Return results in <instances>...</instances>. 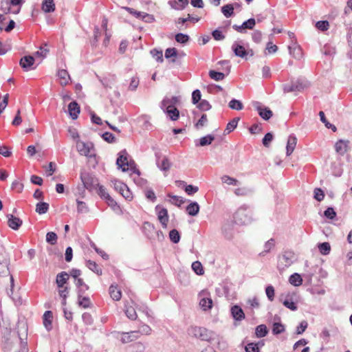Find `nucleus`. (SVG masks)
Returning <instances> with one entry per match:
<instances>
[{"label": "nucleus", "instance_id": "1", "mask_svg": "<svg viewBox=\"0 0 352 352\" xmlns=\"http://www.w3.org/2000/svg\"><path fill=\"white\" fill-rule=\"evenodd\" d=\"M189 333L197 338L207 342H210L214 339V333L204 327H192L189 329Z\"/></svg>", "mask_w": 352, "mask_h": 352}, {"label": "nucleus", "instance_id": "2", "mask_svg": "<svg viewBox=\"0 0 352 352\" xmlns=\"http://www.w3.org/2000/svg\"><path fill=\"white\" fill-rule=\"evenodd\" d=\"M80 179L84 187L89 191L96 189L98 186V179L89 173H81Z\"/></svg>", "mask_w": 352, "mask_h": 352}, {"label": "nucleus", "instance_id": "3", "mask_svg": "<svg viewBox=\"0 0 352 352\" xmlns=\"http://www.w3.org/2000/svg\"><path fill=\"white\" fill-rule=\"evenodd\" d=\"M232 50H233L235 56L242 58H247L248 56H253L254 55L252 50L245 49L243 45L236 42L232 44Z\"/></svg>", "mask_w": 352, "mask_h": 352}, {"label": "nucleus", "instance_id": "4", "mask_svg": "<svg viewBox=\"0 0 352 352\" xmlns=\"http://www.w3.org/2000/svg\"><path fill=\"white\" fill-rule=\"evenodd\" d=\"M76 148L78 153L81 155L87 157H91L94 155L92 151L94 150V144L91 142H84L82 141H78L76 142Z\"/></svg>", "mask_w": 352, "mask_h": 352}, {"label": "nucleus", "instance_id": "5", "mask_svg": "<svg viewBox=\"0 0 352 352\" xmlns=\"http://www.w3.org/2000/svg\"><path fill=\"white\" fill-rule=\"evenodd\" d=\"M8 264L9 258L8 256V254L3 250H2V252H0V276H10Z\"/></svg>", "mask_w": 352, "mask_h": 352}, {"label": "nucleus", "instance_id": "6", "mask_svg": "<svg viewBox=\"0 0 352 352\" xmlns=\"http://www.w3.org/2000/svg\"><path fill=\"white\" fill-rule=\"evenodd\" d=\"M307 87L305 82L297 80L295 82H292L291 85H285L284 87L285 92H298L302 91L305 88Z\"/></svg>", "mask_w": 352, "mask_h": 352}, {"label": "nucleus", "instance_id": "7", "mask_svg": "<svg viewBox=\"0 0 352 352\" xmlns=\"http://www.w3.org/2000/svg\"><path fill=\"white\" fill-rule=\"evenodd\" d=\"M126 151L125 150L122 151L119 153V157L117 159V165L122 168V171L125 172L129 170V164L126 157Z\"/></svg>", "mask_w": 352, "mask_h": 352}, {"label": "nucleus", "instance_id": "8", "mask_svg": "<svg viewBox=\"0 0 352 352\" xmlns=\"http://www.w3.org/2000/svg\"><path fill=\"white\" fill-rule=\"evenodd\" d=\"M8 225L12 230H17L23 223L21 219L13 214H8Z\"/></svg>", "mask_w": 352, "mask_h": 352}, {"label": "nucleus", "instance_id": "9", "mask_svg": "<svg viewBox=\"0 0 352 352\" xmlns=\"http://www.w3.org/2000/svg\"><path fill=\"white\" fill-rule=\"evenodd\" d=\"M139 337L140 331H132L130 332L123 333L121 339L122 342L127 343L138 339Z\"/></svg>", "mask_w": 352, "mask_h": 352}, {"label": "nucleus", "instance_id": "10", "mask_svg": "<svg viewBox=\"0 0 352 352\" xmlns=\"http://www.w3.org/2000/svg\"><path fill=\"white\" fill-rule=\"evenodd\" d=\"M157 219L163 228H166L168 222V210L166 208H161L157 212Z\"/></svg>", "mask_w": 352, "mask_h": 352}, {"label": "nucleus", "instance_id": "11", "mask_svg": "<svg viewBox=\"0 0 352 352\" xmlns=\"http://www.w3.org/2000/svg\"><path fill=\"white\" fill-rule=\"evenodd\" d=\"M68 111L72 119H76L80 111L78 104L76 101L70 102L68 105Z\"/></svg>", "mask_w": 352, "mask_h": 352}, {"label": "nucleus", "instance_id": "12", "mask_svg": "<svg viewBox=\"0 0 352 352\" xmlns=\"http://www.w3.org/2000/svg\"><path fill=\"white\" fill-rule=\"evenodd\" d=\"M57 76L59 78V83L61 86H66L71 80L70 76L65 69H60L58 72Z\"/></svg>", "mask_w": 352, "mask_h": 352}, {"label": "nucleus", "instance_id": "13", "mask_svg": "<svg viewBox=\"0 0 352 352\" xmlns=\"http://www.w3.org/2000/svg\"><path fill=\"white\" fill-rule=\"evenodd\" d=\"M53 315L51 311H46L43 316V323L47 331H50L52 328Z\"/></svg>", "mask_w": 352, "mask_h": 352}, {"label": "nucleus", "instance_id": "14", "mask_svg": "<svg viewBox=\"0 0 352 352\" xmlns=\"http://www.w3.org/2000/svg\"><path fill=\"white\" fill-rule=\"evenodd\" d=\"M34 58L32 56H25L20 60V65L26 71L29 70L34 65Z\"/></svg>", "mask_w": 352, "mask_h": 352}, {"label": "nucleus", "instance_id": "15", "mask_svg": "<svg viewBox=\"0 0 352 352\" xmlns=\"http://www.w3.org/2000/svg\"><path fill=\"white\" fill-rule=\"evenodd\" d=\"M69 274L66 272H61L58 274L56 278V283L58 287H63L67 283L69 279Z\"/></svg>", "mask_w": 352, "mask_h": 352}, {"label": "nucleus", "instance_id": "16", "mask_svg": "<svg viewBox=\"0 0 352 352\" xmlns=\"http://www.w3.org/2000/svg\"><path fill=\"white\" fill-rule=\"evenodd\" d=\"M109 290L110 296L113 300L118 301L121 299L122 292L118 288L117 285H111Z\"/></svg>", "mask_w": 352, "mask_h": 352}, {"label": "nucleus", "instance_id": "17", "mask_svg": "<svg viewBox=\"0 0 352 352\" xmlns=\"http://www.w3.org/2000/svg\"><path fill=\"white\" fill-rule=\"evenodd\" d=\"M233 318L236 320H241L245 318V314L243 309L238 305H234L231 309Z\"/></svg>", "mask_w": 352, "mask_h": 352}, {"label": "nucleus", "instance_id": "18", "mask_svg": "<svg viewBox=\"0 0 352 352\" xmlns=\"http://www.w3.org/2000/svg\"><path fill=\"white\" fill-rule=\"evenodd\" d=\"M255 25V20L254 19H250L248 21L243 23L240 26L236 25H233V28L238 32H241L243 29L252 30Z\"/></svg>", "mask_w": 352, "mask_h": 352}, {"label": "nucleus", "instance_id": "19", "mask_svg": "<svg viewBox=\"0 0 352 352\" xmlns=\"http://www.w3.org/2000/svg\"><path fill=\"white\" fill-rule=\"evenodd\" d=\"M164 111L169 117V118L173 121H176L179 118V111L175 106L168 107Z\"/></svg>", "mask_w": 352, "mask_h": 352}, {"label": "nucleus", "instance_id": "20", "mask_svg": "<svg viewBox=\"0 0 352 352\" xmlns=\"http://www.w3.org/2000/svg\"><path fill=\"white\" fill-rule=\"evenodd\" d=\"M256 110L259 116L264 120H269L273 115L272 111L267 107H258Z\"/></svg>", "mask_w": 352, "mask_h": 352}, {"label": "nucleus", "instance_id": "21", "mask_svg": "<svg viewBox=\"0 0 352 352\" xmlns=\"http://www.w3.org/2000/svg\"><path fill=\"white\" fill-rule=\"evenodd\" d=\"M348 141L339 140L336 143L335 148L337 153L344 154L348 150Z\"/></svg>", "mask_w": 352, "mask_h": 352}, {"label": "nucleus", "instance_id": "22", "mask_svg": "<svg viewBox=\"0 0 352 352\" xmlns=\"http://www.w3.org/2000/svg\"><path fill=\"white\" fill-rule=\"evenodd\" d=\"M297 143V138L295 136H289L286 146L287 155H290L294 151Z\"/></svg>", "mask_w": 352, "mask_h": 352}, {"label": "nucleus", "instance_id": "23", "mask_svg": "<svg viewBox=\"0 0 352 352\" xmlns=\"http://www.w3.org/2000/svg\"><path fill=\"white\" fill-rule=\"evenodd\" d=\"M186 212L190 216H196L199 212V206L197 202H192L186 207Z\"/></svg>", "mask_w": 352, "mask_h": 352}, {"label": "nucleus", "instance_id": "24", "mask_svg": "<svg viewBox=\"0 0 352 352\" xmlns=\"http://www.w3.org/2000/svg\"><path fill=\"white\" fill-rule=\"evenodd\" d=\"M87 267L96 273V274L100 276L102 274V270L101 267L95 262L91 260L87 261Z\"/></svg>", "mask_w": 352, "mask_h": 352}, {"label": "nucleus", "instance_id": "25", "mask_svg": "<svg viewBox=\"0 0 352 352\" xmlns=\"http://www.w3.org/2000/svg\"><path fill=\"white\" fill-rule=\"evenodd\" d=\"M42 10L45 12H52L55 10V4L53 0H44L42 3Z\"/></svg>", "mask_w": 352, "mask_h": 352}, {"label": "nucleus", "instance_id": "26", "mask_svg": "<svg viewBox=\"0 0 352 352\" xmlns=\"http://www.w3.org/2000/svg\"><path fill=\"white\" fill-rule=\"evenodd\" d=\"M239 120V118H234L231 121H230L227 124L226 128L225 129V131H224L225 134H229L230 133L236 129V127L238 124Z\"/></svg>", "mask_w": 352, "mask_h": 352}, {"label": "nucleus", "instance_id": "27", "mask_svg": "<svg viewBox=\"0 0 352 352\" xmlns=\"http://www.w3.org/2000/svg\"><path fill=\"white\" fill-rule=\"evenodd\" d=\"M289 281L294 286H300L302 283V278L300 274L295 273L290 276Z\"/></svg>", "mask_w": 352, "mask_h": 352}, {"label": "nucleus", "instance_id": "28", "mask_svg": "<svg viewBox=\"0 0 352 352\" xmlns=\"http://www.w3.org/2000/svg\"><path fill=\"white\" fill-rule=\"evenodd\" d=\"M289 51L291 55H292L295 58H300L302 56V50L300 46L297 45H294L293 47H289Z\"/></svg>", "mask_w": 352, "mask_h": 352}, {"label": "nucleus", "instance_id": "29", "mask_svg": "<svg viewBox=\"0 0 352 352\" xmlns=\"http://www.w3.org/2000/svg\"><path fill=\"white\" fill-rule=\"evenodd\" d=\"M49 210V204L46 202H39L36 206V212L39 214L46 213Z\"/></svg>", "mask_w": 352, "mask_h": 352}, {"label": "nucleus", "instance_id": "30", "mask_svg": "<svg viewBox=\"0 0 352 352\" xmlns=\"http://www.w3.org/2000/svg\"><path fill=\"white\" fill-rule=\"evenodd\" d=\"M268 333L267 327L265 324H260L256 327L255 334L257 338L265 337Z\"/></svg>", "mask_w": 352, "mask_h": 352}, {"label": "nucleus", "instance_id": "31", "mask_svg": "<svg viewBox=\"0 0 352 352\" xmlns=\"http://www.w3.org/2000/svg\"><path fill=\"white\" fill-rule=\"evenodd\" d=\"M115 75H109L108 77H104L100 80V82L104 86L105 88H111V85L115 82Z\"/></svg>", "mask_w": 352, "mask_h": 352}, {"label": "nucleus", "instance_id": "32", "mask_svg": "<svg viewBox=\"0 0 352 352\" xmlns=\"http://www.w3.org/2000/svg\"><path fill=\"white\" fill-rule=\"evenodd\" d=\"M124 311L126 316L131 320H135L138 317L136 311L132 306H127V305H125Z\"/></svg>", "mask_w": 352, "mask_h": 352}, {"label": "nucleus", "instance_id": "33", "mask_svg": "<svg viewBox=\"0 0 352 352\" xmlns=\"http://www.w3.org/2000/svg\"><path fill=\"white\" fill-rule=\"evenodd\" d=\"M234 219L237 223H245L248 218L245 214L244 211H237L235 213Z\"/></svg>", "mask_w": 352, "mask_h": 352}, {"label": "nucleus", "instance_id": "34", "mask_svg": "<svg viewBox=\"0 0 352 352\" xmlns=\"http://www.w3.org/2000/svg\"><path fill=\"white\" fill-rule=\"evenodd\" d=\"M221 12L226 18L231 16L234 13V7L232 4L223 6L221 8Z\"/></svg>", "mask_w": 352, "mask_h": 352}, {"label": "nucleus", "instance_id": "35", "mask_svg": "<svg viewBox=\"0 0 352 352\" xmlns=\"http://www.w3.org/2000/svg\"><path fill=\"white\" fill-rule=\"evenodd\" d=\"M199 305L204 310H208L212 307V300L209 298H203L199 302Z\"/></svg>", "mask_w": 352, "mask_h": 352}, {"label": "nucleus", "instance_id": "36", "mask_svg": "<svg viewBox=\"0 0 352 352\" xmlns=\"http://www.w3.org/2000/svg\"><path fill=\"white\" fill-rule=\"evenodd\" d=\"M50 50L47 47V45L45 43L43 45L40 47L39 50L36 52L35 55L41 57V58H44L47 56Z\"/></svg>", "mask_w": 352, "mask_h": 352}, {"label": "nucleus", "instance_id": "37", "mask_svg": "<svg viewBox=\"0 0 352 352\" xmlns=\"http://www.w3.org/2000/svg\"><path fill=\"white\" fill-rule=\"evenodd\" d=\"M221 180L223 183L228 185L236 186L239 184V181L236 179L231 177L228 175H223L221 177Z\"/></svg>", "mask_w": 352, "mask_h": 352}, {"label": "nucleus", "instance_id": "38", "mask_svg": "<svg viewBox=\"0 0 352 352\" xmlns=\"http://www.w3.org/2000/svg\"><path fill=\"white\" fill-rule=\"evenodd\" d=\"M320 252L323 255H327L329 254L331 250V245L327 242L320 243L318 245Z\"/></svg>", "mask_w": 352, "mask_h": 352}, {"label": "nucleus", "instance_id": "39", "mask_svg": "<svg viewBox=\"0 0 352 352\" xmlns=\"http://www.w3.org/2000/svg\"><path fill=\"white\" fill-rule=\"evenodd\" d=\"M214 136L211 135H208L206 136L202 137L199 140V146H204L206 145H210L214 140Z\"/></svg>", "mask_w": 352, "mask_h": 352}, {"label": "nucleus", "instance_id": "40", "mask_svg": "<svg viewBox=\"0 0 352 352\" xmlns=\"http://www.w3.org/2000/svg\"><path fill=\"white\" fill-rule=\"evenodd\" d=\"M58 294L61 298H63L62 304L63 305H66V298L67 297L69 290L68 287L66 286H63V287H58Z\"/></svg>", "mask_w": 352, "mask_h": 352}, {"label": "nucleus", "instance_id": "41", "mask_svg": "<svg viewBox=\"0 0 352 352\" xmlns=\"http://www.w3.org/2000/svg\"><path fill=\"white\" fill-rule=\"evenodd\" d=\"M78 305L83 308H88L91 305V301L89 297H82L78 296Z\"/></svg>", "mask_w": 352, "mask_h": 352}, {"label": "nucleus", "instance_id": "42", "mask_svg": "<svg viewBox=\"0 0 352 352\" xmlns=\"http://www.w3.org/2000/svg\"><path fill=\"white\" fill-rule=\"evenodd\" d=\"M229 107L232 109L235 110H241L243 108V105L242 102H241L239 100L232 99L228 104Z\"/></svg>", "mask_w": 352, "mask_h": 352}, {"label": "nucleus", "instance_id": "43", "mask_svg": "<svg viewBox=\"0 0 352 352\" xmlns=\"http://www.w3.org/2000/svg\"><path fill=\"white\" fill-rule=\"evenodd\" d=\"M209 76L217 81L222 80L225 75L222 72H218L213 70L209 72Z\"/></svg>", "mask_w": 352, "mask_h": 352}, {"label": "nucleus", "instance_id": "44", "mask_svg": "<svg viewBox=\"0 0 352 352\" xmlns=\"http://www.w3.org/2000/svg\"><path fill=\"white\" fill-rule=\"evenodd\" d=\"M168 196L171 199H170L171 204H174L178 207H180L181 205L184 203V201L182 199V198L181 197L176 196V195H171L170 194Z\"/></svg>", "mask_w": 352, "mask_h": 352}, {"label": "nucleus", "instance_id": "45", "mask_svg": "<svg viewBox=\"0 0 352 352\" xmlns=\"http://www.w3.org/2000/svg\"><path fill=\"white\" fill-rule=\"evenodd\" d=\"M57 235L54 232H47L46 234V241L51 245H54L57 241Z\"/></svg>", "mask_w": 352, "mask_h": 352}, {"label": "nucleus", "instance_id": "46", "mask_svg": "<svg viewBox=\"0 0 352 352\" xmlns=\"http://www.w3.org/2000/svg\"><path fill=\"white\" fill-rule=\"evenodd\" d=\"M192 268L198 275L204 274V270L201 263L199 261H195L192 264Z\"/></svg>", "mask_w": 352, "mask_h": 352}, {"label": "nucleus", "instance_id": "47", "mask_svg": "<svg viewBox=\"0 0 352 352\" xmlns=\"http://www.w3.org/2000/svg\"><path fill=\"white\" fill-rule=\"evenodd\" d=\"M75 285L76 287L80 288V292H85L89 289V286L85 284L83 279L81 278H78L76 280Z\"/></svg>", "mask_w": 352, "mask_h": 352}, {"label": "nucleus", "instance_id": "48", "mask_svg": "<svg viewBox=\"0 0 352 352\" xmlns=\"http://www.w3.org/2000/svg\"><path fill=\"white\" fill-rule=\"evenodd\" d=\"M197 107L201 111H208L211 108L210 103L206 100H201L197 103Z\"/></svg>", "mask_w": 352, "mask_h": 352}, {"label": "nucleus", "instance_id": "49", "mask_svg": "<svg viewBox=\"0 0 352 352\" xmlns=\"http://www.w3.org/2000/svg\"><path fill=\"white\" fill-rule=\"evenodd\" d=\"M245 350L246 352H260L258 344L254 342L248 344L245 347Z\"/></svg>", "mask_w": 352, "mask_h": 352}, {"label": "nucleus", "instance_id": "50", "mask_svg": "<svg viewBox=\"0 0 352 352\" xmlns=\"http://www.w3.org/2000/svg\"><path fill=\"white\" fill-rule=\"evenodd\" d=\"M96 190H97V193L101 198L105 199L107 197H109V195L103 186L98 184Z\"/></svg>", "mask_w": 352, "mask_h": 352}, {"label": "nucleus", "instance_id": "51", "mask_svg": "<svg viewBox=\"0 0 352 352\" xmlns=\"http://www.w3.org/2000/svg\"><path fill=\"white\" fill-rule=\"evenodd\" d=\"M113 188L114 189L118 191L120 194L124 191V190L125 189V188L126 187V185L120 181H114L113 182Z\"/></svg>", "mask_w": 352, "mask_h": 352}, {"label": "nucleus", "instance_id": "52", "mask_svg": "<svg viewBox=\"0 0 352 352\" xmlns=\"http://www.w3.org/2000/svg\"><path fill=\"white\" fill-rule=\"evenodd\" d=\"M170 239L175 243L179 241L180 236L179 232L177 230H172L169 233Z\"/></svg>", "mask_w": 352, "mask_h": 352}, {"label": "nucleus", "instance_id": "53", "mask_svg": "<svg viewBox=\"0 0 352 352\" xmlns=\"http://www.w3.org/2000/svg\"><path fill=\"white\" fill-rule=\"evenodd\" d=\"M208 122V118L206 114H203L200 119L195 123V126L197 129L204 126Z\"/></svg>", "mask_w": 352, "mask_h": 352}, {"label": "nucleus", "instance_id": "54", "mask_svg": "<svg viewBox=\"0 0 352 352\" xmlns=\"http://www.w3.org/2000/svg\"><path fill=\"white\" fill-rule=\"evenodd\" d=\"M177 56V50L175 47L168 48L165 51V57L170 58L172 57L176 58Z\"/></svg>", "mask_w": 352, "mask_h": 352}, {"label": "nucleus", "instance_id": "55", "mask_svg": "<svg viewBox=\"0 0 352 352\" xmlns=\"http://www.w3.org/2000/svg\"><path fill=\"white\" fill-rule=\"evenodd\" d=\"M171 164L167 157H164L162 160L160 168L162 170L168 171L170 168Z\"/></svg>", "mask_w": 352, "mask_h": 352}, {"label": "nucleus", "instance_id": "56", "mask_svg": "<svg viewBox=\"0 0 352 352\" xmlns=\"http://www.w3.org/2000/svg\"><path fill=\"white\" fill-rule=\"evenodd\" d=\"M11 188L16 192H21L23 189V184L19 181L15 180L12 183Z\"/></svg>", "mask_w": 352, "mask_h": 352}, {"label": "nucleus", "instance_id": "57", "mask_svg": "<svg viewBox=\"0 0 352 352\" xmlns=\"http://www.w3.org/2000/svg\"><path fill=\"white\" fill-rule=\"evenodd\" d=\"M285 331L284 326L278 322H275L273 324L272 332L274 334H279Z\"/></svg>", "mask_w": 352, "mask_h": 352}, {"label": "nucleus", "instance_id": "58", "mask_svg": "<svg viewBox=\"0 0 352 352\" xmlns=\"http://www.w3.org/2000/svg\"><path fill=\"white\" fill-rule=\"evenodd\" d=\"M153 57L158 62L162 63L163 61V53L162 51H159L157 50H153L151 52Z\"/></svg>", "mask_w": 352, "mask_h": 352}, {"label": "nucleus", "instance_id": "59", "mask_svg": "<svg viewBox=\"0 0 352 352\" xmlns=\"http://www.w3.org/2000/svg\"><path fill=\"white\" fill-rule=\"evenodd\" d=\"M201 94L199 89L195 90L192 94V102L195 104L201 101Z\"/></svg>", "mask_w": 352, "mask_h": 352}, {"label": "nucleus", "instance_id": "60", "mask_svg": "<svg viewBox=\"0 0 352 352\" xmlns=\"http://www.w3.org/2000/svg\"><path fill=\"white\" fill-rule=\"evenodd\" d=\"M265 293H266V295H267L268 299L270 301H273L274 299V295H275L274 287L272 285L267 286L265 289Z\"/></svg>", "mask_w": 352, "mask_h": 352}, {"label": "nucleus", "instance_id": "61", "mask_svg": "<svg viewBox=\"0 0 352 352\" xmlns=\"http://www.w3.org/2000/svg\"><path fill=\"white\" fill-rule=\"evenodd\" d=\"M175 40L180 43H186L189 40V36L182 33H178L175 35Z\"/></svg>", "mask_w": 352, "mask_h": 352}, {"label": "nucleus", "instance_id": "62", "mask_svg": "<svg viewBox=\"0 0 352 352\" xmlns=\"http://www.w3.org/2000/svg\"><path fill=\"white\" fill-rule=\"evenodd\" d=\"M316 28L322 31H325L329 29V24L327 21H320L316 23Z\"/></svg>", "mask_w": 352, "mask_h": 352}, {"label": "nucleus", "instance_id": "63", "mask_svg": "<svg viewBox=\"0 0 352 352\" xmlns=\"http://www.w3.org/2000/svg\"><path fill=\"white\" fill-rule=\"evenodd\" d=\"M248 304L250 305V307L252 309L258 308L260 306L258 298L256 297H253L252 298H249L247 301Z\"/></svg>", "mask_w": 352, "mask_h": 352}, {"label": "nucleus", "instance_id": "64", "mask_svg": "<svg viewBox=\"0 0 352 352\" xmlns=\"http://www.w3.org/2000/svg\"><path fill=\"white\" fill-rule=\"evenodd\" d=\"M102 138L109 143H113L116 141L115 136L109 132H105L102 134Z\"/></svg>", "mask_w": 352, "mask_h": 352}]
</instances>
